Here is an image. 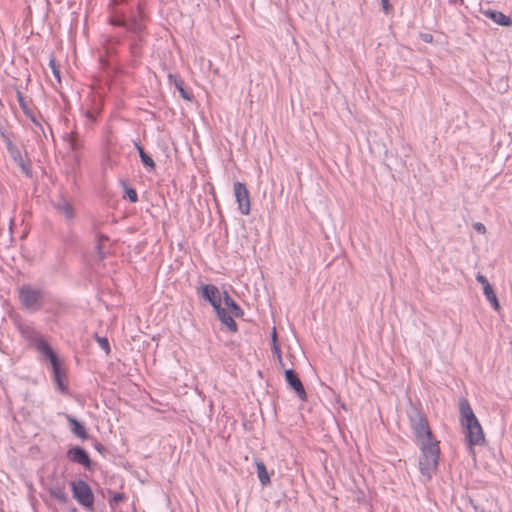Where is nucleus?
<instances>
[{"label":"nucleus","instance_id":"dca6fc26","mask_svg":"<svg viewBox=\"0 0 512 512\" xmlns=\"http://www.w3.org/2000/svg\"><path fill=\"white\" fill-rule=\"evenodd\" d=\"M168 77H169L170 81L173 82V84L175 85L177 90L179 91L180 96L183 99L190 101L192 99V94L184 89V81L176 75L169 74Z\"/></svg>","mask_w":512,"mask_h":512},{"label":"nucleus","instance_id":"5701e85b","mask_svg":"<svg viewBox=\"0 0 512 512\" xmlns=\"http://www.w3.org/2000/svg\"><path fill=\"white\" fill-rule=\"evenodd\" d=\"M17 99H18L19 105H20L21 109L23 110V112H24L27 116H29V117L31 118V120H32L34 123L38 124V123L36 122V119H35L33 116H31V115H30V112H29V109H28V104H27V102L25 101V98H24V96H23L22 92H21V91H19V90H17Z\"/></svg>","mask_w":512,"mask_h":512},{"label":"nucleus","instance_id":"0eeeda50","mask_svg":"<svg viewBox=\"0 0 512 512\" xmlns=\"http://www.w3.org/2000/svg\"><path fill=\"white\" fill-rule=\"evenodd\" d=\"M285 380L288 383L289 387L294 390V392L297 394V396L301 400H306L307 394L304 389V386L297 375V373L292 369L285 370Z\"/></svg>","mask_w":512,"mask_h":512},{"label":"nucleus","instance_id":"20e7f679","mask_svg":"<svg viewBox=\"0 0 512 512\" xmlns=\"http://www.w3.org/2000/svg\"><path fill=\"white\" fill-rule=\"evenodd\" d=\"M37 349L40 353H42L49 359L51 366H52L54 379H55L58 387L61 390H64V385H63L64 372L60 368L59 361H58L56 354L53 352L51 347L43 340H40L37 342Z\"/></svg>","mask_w":512,"mask_h":512},{"label":"nucleus","instance_id":"cd10ccee","mask_svg":"<svg viewBox=\"0 0 512 512\" xmlns=\"http://www.w3.org/2000/svg\"><path fill=\"white\" fill-rule=\"evenodd\" d=\"M476 280H477V281H478V282L483 286V290H484L486 287H491V284L489 283V281L487 280V278H486L484 275L480 274V273H478V274L476 275Z\"/></svg>","mask_w":512,"mask_h":512},{"label":"nucleus","instance_id":"e433bc0d","mask_svg":"<svg viewBox=\"0 0 512 512\" xmlns=\"http://www.w3.org/2000/svg\"><path fill=\"white\" fill-rule=\"evenodd\" d=\"M272 345H278L277 344V333H276L275 328H273V332H272Z\"/></svg>","mask_w":512,"mask_h":512},{"label":"nucleus","instance_id":"58836bf2","mask_svg":"<svg viewBox=\"0 0 512 512\" xmlns=\"http://www.w3.org/2000/svg\"><path fill=\"white\" fill-rule=\"evenodd\" d=\"M73 512H77V509H76V508H74V509H73Z\"/></svg>","mask_w":512,"mask_h":512},{"label":"nucleus","instance_id":"ea45409f","mask_svg":"<svg viewBox=\"0 0 512 512\" xmlns=\"http://www.w3.org/2000/svg\"><path fill=\"white\" fill-rule=\"evenodd\" d=\"M215 1L217 2L218 0H215Z\"/></svg>","mask_w":512,"mask_h":512},{"label":"nucleus","instance_id":"7ed1b4c3","mask_svg":"<svg viewBox=\"0 0 512 512\" xmlns=\"http://www.w3.org/2000/svg\"><path fill=\"white\" fill-rule=\"evenodd\" d=\"M73 498L85 509L92 510L94 504V495L90 486L84 480L71 482Z\"/></svg>","mask_w":512,"mask_h":512},{"label":"nucleus","instance_id":"473e14b6","mask_svg":"<svg viewBox=\"0 0 512 512\" xmlns=\"http://www.w3.org/2000/svg\"><path fill=\"white\" fill-rule=\"evenodd\" d=\"M474 229L481 234H484L486 232L485 225L480 222L474 224Z\"/></svg>","mask_w":512,"mask_h":512},{"label":"nucleus","instance_id":"a211bd4d","mask_svg":"<svg viewBox=\"0 0 512 512\" xmlns=\"http://www.w3.org/2000/svg\"><path fill=\"white\" fill-rule=\"evenodd\" d=\"M224 303L230 309L232 314L235 317H240L243 315V310L239 307V305L229 296V294L224 291Z\"/></svg>","mask_w":512,"mask_h":512},{"label":"nucleus","instance_id":"393cba45","mask_svg":"<svg viewBox=\"0 0 512 512\" xmlns=\"http://www.w3.org/2000/svg\"><path fill=\"white\" fill-rule=\"evenodd\" d=\"M471 505L473 506L475 512H488L487 507L480 503L479 500H470Z\"/></svg>","mask_w":512,"mask_h":512},{"label":"nucleus","instance_id":"f8f14e48","mask_svg":"<svg viewBox=\"0 0 512 512\" xmlns=\"http://www.w3.org/2000/svg\"><path fill=\"white\" fill-rule=\"evenodd\" d=\"M219 320L221 323L230 331H237V324L234 321L233 317L225 310V308L220 307L218 310H215Z\"/></svg>","mask_w":512,"mask_h":512},{"label":"nucleus","instance_id":"bb28decb","mask_svg":"<svg viewBox=\"0 0 512 512\" xmlns=\"http://www.w3.org/2000/svg\"><path fill=\"white\" fill-rule=\"evenodd\" d=\"M272 351L276 355V358H277L278 363L280 364V366L284 367V363H283V360H282L281 350H280L279 345H272Z\"/></svg>","mask_w":512,"mask_h":512},{"label":"nucleus","instance_id":"4be33fe9","mask_svg":"<svg viewBox=\"0 0 512 512\" xmlns=\"http://www.w3.org/2000/svg\"><path fill=\"white\" fill-rule=\"evenodd\" d=\"M135 146H136V149L139 152V156L141 158L142 163L145 166H148V167L153 169L155 167V163H154L153 159L144 151L142 146H140L137 143L135 144Z\"/></svg>","mask_w":512,"mask_h":512},{"label":"nucleus","instance_id":"a878e982","mask_svg":"<svg viewBox=\"0 0 512 512\" xmlns=\"http://www.w3.org/2000/svg\"><path fill=\"white\" fill-rule=\"evenodd\" d=\"M126 498L124 493H115L112 497V499L109 501L111 506H114L118 504L119 502L123 501Z\"/></svg>","mask_w":512,"mask_h":512},{"label":"nucleus","instance_id":"4c0bfd02","mask_svg":"<svg viewBox=\"0 0 512 512\" xmlns=\"http://www.w3.org/2000/svg\"><path fill=\"white\" fill-rule=\"evenodd\" d=\"M131 47H132V49H133V51H134V50L136 49V47H137V43H133V44L131 45Z\"/></svg>","mask_w":512,"mask_h":512},{"label":"nucleus","instance_id":"4468645a","mask_svg":"<svg viewBox=\"0 0 512 512\" xmlns=\"http://www.w3.org/2000/svg\"><path fill=\"white\" fill-rule=\"evenodd\" d=\"M108 241L109 238L106 235L98 234L96 236V252L99 260H103L106 257V255L110 252L106 247V243Z\"/></svg>","mask_w":512,"mask_h":512},{"label":"nucleus","instance_id":"9b49d317","mask_svg":"<svg viewBox=\"0 0 512 512\" xmlns=\"http://www.w3.org/2000/svg\"><path fill=\"white\" fill-rule=\"evenodd\" d=\"M65 417H66V420L70 424L71 432L75 436H77L78 438H80L82 440H85L88 438V433L86 431L85 426L82 423H80L76 418H74L73 416H71L69 414H67Z\"/></svg>","mask_w":512,"mask_h":512},{"label":"nucleus","instance_id":"39448f33","mask_svg":"<svg viewBox=\"0 0 512 512\" xmlns=\"http://www.w3.org/2000/svg\"><path fill=\"white\" fill-rule=\"evenodd\" d=\"M19 298L27 309L38 310L41 307L42 294L40 290L23 286L19 290Z\"/></svg>","mask_w":512,"mask_h":512},{"label":"nucleus","instance_id":"423d86ee","mask_svg":"<svg viewBox=\"0 0 512 512\" xmlns=\"http://www.w3.org/2000/svg\"><path fill=\"white\" fill-rule=\"evenodd\" d=\"M234 194L238 202V208L243 215L250 213V197L246 186L241 182L234 184Z\"/></svg>","mask_w":512,"mask_h":512},{"label":"nucleus","instance_id":"2eb2a0df","mask_svg":"<svg viewBox=\"0 0 512 512\" xmlns=\"http://www.w3.org/2000/svg\"><path fill=\"white\" fill-rule=\"evenodd\" d=\"M486 15L492 19L495 23L501 25V26H511L512 20L510 17L506 16L500 11H487Z\"/></svg>","mask_w":512,"mask_h":512},{"label":"nucleus","instance_id":"c85d7f7f","mask_svg":"<svg viewBox=\"0 0 512 512\" xmlns=\"http://www.w3.org/2000/svg\"><path fill=\"white\" fill-rule=\"evenodd\" d=\"M49 66L51 67V70L53 72V75L55 76V78L57 79L58 82H60V72L56 66V63H55V60L54 59H51L50 62H49Z\"/></svg>","mask_w":512,"mask_h":512},{"label":"nucleus","instance_id":"72a5a7b5","mask_svg":"<svg viewBox=\"0 0 512 512\" xmlns=\"http://www.w3.org/2000/svg\"><path fill=\"white\" fill-rule=\"evenodd\" d=\"M420 38L426 43H431L433 41V36L429 33H421Z\"/></svg>","mask_w":512,"mask_h":512},{"label":"nucleus","instance_id":"f3484780","mask_svg":"<svg viewBox=\"0 0 512 512\" xmlns=\"http://www.w3.org/2000/svg\"><path fill=\"white\" fill-rule=\"evenodd\" d=\"M49 493L60 503H66L68 501V495L65 492V487L61 485H53L49 488Z\"/></svg>","mask_w":512,"mask_h":512},{"label":"nucleus","instance_id":"7c9ffc66","mask_svg":"<svg viewBox=\"0 0 512 512\" xmlns=\"http://www.w3.org/2000/svg\"><path fill=\"white\" fill-rule=\"evenodd\" d=\"M17 165L20 167L21 171L25 175L31 176V170H30L29 166L25 163L24 159L20 163H18Z\"/></svg>","mask_w":512,"mask_h":512},{"label":"nucleus","instance_id":"1a4fd4ad","mask_svg":"<svg viewBox=\"0 0 512 512\" xmlns=\"http://www.w3.org/2000/svg\"><path fill=\"white\" fill-rule=\"evenodd\" d=\"M202 297L209 301L214 310H218L221 307V294L216 286L211 284L204 285L202 287Z\"/></svg>","mask_w":512,"mask_h":512},{"label":"nucleus","instance_id":"f257e3e1","mask_svg":"<svg viewBox=\"0 0 512 512\" xmlns=\"http://www.w3.org/2000/svg\"><path fill=\"white\" fill-rule=\"evenodd\" d=\"M407 415L414 435L420 442V472L427 480H429L438 466L440 453L439 442L433 438L428 420L420 409L411 405L407 411Z\"/></svg>","mask_w":512,"mask_h":512},{"label":"nucleus","instance_id":"412c9836","mask_svg":"<svg viewBox=\"0 0 512 512\" xmlns=\"http://www.w3.org/2000/svg\"><path fill=\"white\" fill-rule=\"evenodd\" d=\"M7 150L16 164L23 160L20 150L9 140L6 141Z\"/></svg>","mask_w":512,"mask_h":512},{"label":"nucleus","instance_id":"6ab92c4d","mask_svg":"<svg viewBox=\"0 0 512 512\" xmlns=\"http://www.w3.org/2000/svg\"><path fill=\"white\" fill-rule=\"evenodd\" d=\"M256 467H257V474H258L259 481L261 482V484L263 486L268 485L270 483V477L267 472L266 466L264 465V463L262 461H257Z\"/></svg>","mask_w":512,"mask_h":512},{"label":"nucleus","instance_id":"b1692460","mask_svg":"<svg viewBox=\"0 0 512 512\" xmlns=\"http://www.w3.org/2000/svg\"><path fill=\"white\" fill-rule=\"evenodd\" d=\"M95 339L99 344L100 348L105 351V354L108 355L110 353V346L108 339L106 337H100L97 334L95 335Z\"/></svg>","mask_w":512,"mask_h":512},{"label":"nucleus","instance_id":"f704fd0d","mask_svg":"<svg viewBox=\"0 0 512 512\" xmlns=\"http://www.w3.org/2000/svg\"><path fill=\"white\" fill-rule=\"evenodd\" d=\"M381 3L384 11L388 13L390 8L389 0H381Z\"/></svg>","mask_w":512,"mask_h":512},{"label":"nucleus","instance_id":"6e6552de","mask_svg":"<svg viewBox=\"0 0 512 512\" xmlns=\"http://www.w3.org/2000/svg\"><path fill=\"white\" fill-rule=\"evenodd\" d=\"M110 24L115 25V26L125 27L128 31H130L134 34H140L144 29L143 23L134 16L131 17V19L129 21L124 20L123 15L119 19H116L115 17H111Z\"/></svg>","mask_w":512,"mask_h":512},{"label":"nucleus","instance_id":"f03ea898","mask_svg":"<svg viewBox=\"0 0 512 512\" xmlns=\"http://www.w3.org/2000/svg\"><path fill=\"white\" fill-rule=\"evenodd\" d=\"M461 424L464 427L465 439L470 448L482 446L485 443V436L478 419L476 418L469 402L466 399L459 401Z\"/></svg>","mask_w":512,"mask_h":512},{"label":"nucleus","instance_id":"aec40b11","mask_svg":"<svg viewBox=\"0 0 512 512\" xmlns=\"http://www.w3.org/2000/svg\"><path fill=\"white\" fill-rule=\"evenodd\" d=\"M483 293L486 296L487 301H489V303L492 305V307L497 311L500 310V303L497 299L493 287H486L483 290Z\"/></svg>","mask_w":512,"mask_h":512},{"label":"nucleus","instance_id":"ddd939ff","mask_svg":"<svg viewBox=\"0 0 512 512\" xmlns=\"http://www.w3.org/2000/svg\"><path fill=\"white\" fill-rule=\"evenodd\" d=\"M54 208L62 213L68 220L73 219L74 210L72 205L63 197H60L58 200L54 202Z\"/></svg>","mask_w":512,"mask_h":512},{"label":"nucleus","instance_id":"9d476101","mask_svg":"<svg viewBox=\"0 0 512 512\" xmlns=\"http://www.w3.org/2000/svg\"><path fill=\"white\" fill-rule=\"evenodd\" d=\"M67 456L71 461L81 464L85 468H90L91 466V460L88 453L79 446L70 448L67 452Z\"/></svg>","mask_w":512,"mask_h":512},{"label":"nucleus","instance_id":"c756f323","mask_svg":"<svg viewBox=\"0 0 512 512\" xmlns=\"http://www.w3.org/2000/svg\"><path fill=\"white\" fill-rule=\"evenodd\" d=\"M126 194L131 202H136L138 200L137 193L133 188H126Z\"/></svg>","mask_w":512,"mask_h":512},{"label":"nucleus","instance_id":"2f4dec72","mask_svg":"<svg viewBox=\"0 0 512 512\" xmlns=\"http://www.w3.org/2000/svg\"><path fill=\"white\" fill-rule=\"evenodd\" d=\"M69 144H70V147L73 149V150H77L79 145L74 137L73 134L69 135Z\"/></svg>","mask_w":512,"mask_h":512},{"label":"nucleus","instance_id":"c9c22d12","mask_svg":"<svg viewBox=\"0 0 512 512\" xmlns=\"http://www.w3.org/2000/svg\"><path fill=\"white\" fill-rule=\"evenodd\" d=\"M94 447L100 453H104L106 451V448L101 443H96Z\"/></svg>","mask_w":512,"mask_h":512}]
</instances>
